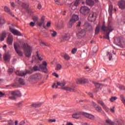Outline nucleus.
Listing matches in <instances>:
<instances>
[{"label": "nucleus", "instance_id": "obj_24", "mask_svg": "<svg viewBox=\"0 0 125 125\" xmlns=\"http://www.w3.org/2000/svg\"><path fill=\"white\" fill-rule=\"evenodd\" d=\"M5 38H6V32H5V31H3L0 36V41L2 42V41L4 40Z\"/></svg>", "mask_w": 125, "mask_h": 125}, {"label": "nucleus", "instance_id": "obj_10", "mask_svg": "<svg viewBox=\"0 0 125 125\" xmlns=\"http://www.w3.org/2000/svg\"><path fill=\"white\" fill-rule=\"evenodd\" d=\"M42 77V75L41 73H38L34 74L33 76H31L29 77V81H37V80H40L41 78Z\"/></svg>", "mask_w": 125, "mask_h": 125}, {"label": "nucleus", "instance_id": "obj_4", "mask_svg": "<svg viewBox=\"0 0 125 125\" xmlns=\"http://www.w3.org/2000/svg\"><path fill=\"white\" fill-rule=\"evenodd\" d=\"M78 20H79V16L77 15H73L67 24V27L68 28H72L73 25H74Z\"/></svg>", "mask_w": 125, "mask_h": 125}, {"label": "nucleus", "instance_id": "obj_47", "mask_svg": "<svg viewBox=\"0 0 125 125\" xmlns=\"http://www.w3.org/2000/svg\"><path fill=\"white\" fill-rule=\"evenodd\" d=\"M22 7L23 8H27L28 7V5L25 3H22Z\"/></svg>", "mask_w": 125, "mask_h": 125}, {"label": "nucleus", "instance_id": "obj_14", "mask_svg": "<svg viewBox=\"0 0 125 125\" xmlns=\"http://www.w3.org/2000/svg\"><path fill=\"white\" fill-rule=\"evenodd\" d=\"M9 29L10 32H11V33H12V34H13L14 35H16V36H21V33H20L19 31L15 29H13L11 27H10Z\"/></svg>", "mask_w": 125, "mask_h": 125}, {"label": "nucleus", "instance_id": "obj_55", "mask_svg": "<svg viewBox=\"0 0 125 125\" xmlns=\"http://www.w3.org/2000/svg\"><path fill=\"white\" fill-rule=\"evenodd\" d=\"M92 104L93 105L94 108H96V107L98 106L97 105L96 103H94V102H92Z\"/></svg>", "mask_w": 125, "mask_h": 125}, {"label": "nucleus", "instance_id": "obj_38", "mask_svg": "<svg viewBox=\"0 0 125 125\" xmlns=\"http://www.w3.org/2000/svg\"><path fill=\"white\" fill-rule=\"evenodd\" d=\"M99 31H100V28H99V26H97L95 30V35H97V34H98V33H99Z\"/></svg>", "mask_w": 125, "mask_h": 125}, {"label": "nucleus", "instance_id": "obj_51", "mask_svg": "<svg viewBox=\"0 0 125 125\" xmlns=\"http://www.w3.org/2000/svg\"><path fill=\"white\" fill-rule=\"evenodd\" d=\"M37 56L38 59H39L40 60H42V57H40V56L39 55V53H37Z\"/></svg>", "mask_w": 125, "mask_h": 125}, {"label": "nucleus", "instance_id": "obj_33", "mask_svg": "<svg viewBox=\"0 0 125 125\" xmlns=\"http://www.w3.org/2000/svg\"><path fill=\"white\" fill-rule=\"evenodd\" d=\"M19 82L20 83V84H25V82L22 78H20L19 79Z\"/></svg>", "mask_w": 125, "mask_h": 125}, {"label": "nucleus", "instance_id": "obj_22", "mask_svg": "<svg viewBox=\"0 0 125 125\" xmlns=\"http://www.w3.org/2000/svg\"><path fill=\"white\" fill-rule=\"evenodd\" d=\"M62 89H64V90H66V91H74V87H70L69 86H64L62 87Z\"/></svg>", "mask_w": 125, "mask_h": 125}, {"label": "nucleus", "instance_id": "obj_25", "mask_svg": "<svg viewBox=\"0 0 125 125\" xmlns=\"http://www.w3.org/2000/svg\"><path fill=\"white\" fill-rule=\"evenodd\" d=\"M86 3L89 6H93L94 5V1L92 0H86Z\"/></svg>", "mask_w": 125, "mask_h": 125}, {"label": "nucleus", "instance_id": "obj_42", "mask_svg": "<svg viewBox=\"0 0 125 125\" xmlns=\"http://www.w3.org/2000/svg\"><path fill=\"white\" fill-rule=\"evenodd\" d=\"M110 100L111 102H114V101H115V100H117V97H112L111 99H110Z\"/></svg>", "mask_w": 125, "mask_h": 125}, {"label": "nucleus", "instance_id": "obj_44", "mask_svg": "<svg viewBox=\"0 0 125 125\" xmlns=\"http://www.w3.org/2000/svg\"><path fill=\"white\" fill-rule=\"evenodd\" d=\"M44 24V21H40L38 22V25L41 27V26H42V25H43Z\"/></svg>", "mask_w": 125, "mask_h": 125}, {"label": "nucleus", "instance_id": "obj_5", "mask_svg": "<svg viewBox=\"0 0 125 125\" xmlns=\"http://www.w3.org/2000/svg\"><path fill=\"white\" fill-rule=\"evenodd\" d=\"M22 47L23 48V51L25 53V56L27 57H30L32 54V48L30 46H26L25 44H23Z\"/></svg>", "mask_w": 125, "mask_h": 125}, {"label": "nucleus", "instance_id": "obj_35", "mask_svg": "<svg viewBox=\"0 0 125 125\" xmlns=\"http://www.w3.org/2000/svg\"><path fill=\"white\" fill-rule=\"evenodd\" d=\"M98 50V46H96L93 48V51L94 53H96Z\"/></svg>", "mask_w": 125, "mask_h": 125}, {"label": "nucleus", "instance_id": "obj_43", "mask_svg": "<svg viewBox=\"0 0 125 125\" xmlns=\"http://www.w3.org/2000/svg\"><path fill=\"white\" fill-rule=\"evenodd\" d=\"M38 19H39V17H38V16H35L33 17V20L34 21H38Z\"/></svg>", "mask_w": 125, "mask_h": 125}, {"label": "nucleus", "instance_id": "obj_13", "mask_svg": "<svg viewBox=\"0 0 125 125\" xmlns=\"http://www.w3.org/2000/svg\"><path fill=\"white\" fill-rule=\"evenodd\" d=\"M95 19H96V17L94 15V13L91 12L88 17V20L90 22H94L95 21Z\"/></svg>", "mask_w": 125, "mask_h": 125}, {"label": "nucleus", "instance_id": "obj_19", "mask_svg": "<svg viewBox=\"0 0 125 125\" xmlns=\"http://www.w3.org/2000/svg\"><path fill=\"white\" fill-rule=\"evenodd\" d=\"M87 83V80L86 79L80 78L78 79L77 81V83Z\"/></svg>", "mask_w": 125, "mask_h": 125}, {"label": "nucleus", "instance_id": "obj_45", "mask_svg": "<svg viewBox=\"0 0 125 125\" xmlns=\"http://www.w3.org/2000/svg\"><path fill=\"white\" fill-rule=\"evenodd\" d=\"M5 23V21L4 20H0V25H3V24H4Z\"/></svg>", "mask_w": 125, "mask_h": 125}, {"label": "nucleus", "instance_id": "obj_40", "mask_svg": "<svg viewBox=\"0 0 125 125\" xmlns=\"http://www.w3.org/2000/svg\"><path fill=\"white\" fill-rule=\"evenodd\" d=\"M65 84L64 83L57 82V85H60V86H64Z\"/></svg>", "mask_w": 125, "mask_h": 125}, {"label": "nucleus", "instance_id": "obj_62", "mask_svg": "<svg viewBox=\"0 0 125 125\" xmlns=\"http://www.w3.org/2000/svg\"><path fill=\"white\" fill-rule=\"evenodd\" d=\"M51 25V23H50V22L49 21L47 23L46 26L47 27H50Z\"/></svg>", "mask_w": 125, "mask_h": 125}, {"label": "nucleus", "instance_id": "obj_61", "mask_svg": "<svg viewBox=\"0 0 125 125\" xmlns=\"http://www.w3.org/2000/svg\"><path fill=\"white\" fill-rule=\"evenodd\" d=\"M81 24H82V21H79L77 25V27H80V26H81Z\"/></svg>", "mask_w": 125, "mask_h": 125}, {"label": "nucleus", "instance_id": "obj_48", "mask_svg": "<svg viewBox=\"0 0 125 125\" xmlns=\"http://www.w3.org/2000/svg\"><path fill=\"white\" fill-rule=\"evenodd\" d=\"M72 53L75 54L76 52H77V48H74L72 51H71Z\"/></svg>", "mask_w": 125, "mask_h": 125}, {"label": "nucleus", "instance_id": "obj_53", "mask_svg": "<svg viewBox=\"0 0 125 125\" xmlns=\"http://www.w3.org/2000/svg\"><path fill=\"white\" fill-rule=\"evenodd\" d=\"M53 76H54L56 78H58L59 77V75H58L56 73H53Z\"/></svg>", "mask_w": 125, "mask_h": 125}, {"label": "nucleus", "instance_id": "obj_30", "mask_svg": "<svg viewBox=\"0 0 125 125\" xmlns=\"http://www.w3.org/2000/svg\"><path fill=\"white\" fill-rule=\"evenodd\" d=\"M93 83L95 84L97 88H99L102 86V84L97 83L96 82H93Z\"/></svg>", "mask_w": 125, "mask_h": 125}, {"label": "nucleus", "instance_id": "obj_37", "mask_svg": "<svg viewBox=\"0 0 125 125\" xmlns=\"http://www.w3.org/2000/svg\"><path fill=\"white\" fill-rule=\"evenodd\" d=\"M70 7L71 8V9L72 10H75V9H76V8H77V7H76L75 5H74V4H73V3H72L70 5Z\"/></svg>", "mask_w": 125, "mask_h": 125}, {"label": "nucleus", "instance_id": "obj_7", "mask_svg": "<svg viewBox=\"0 0 125 125\" xmlns=\"http://www.w3.org/2000/svg\"><path fill=\"white\" fill-rule=\"evenodd\" d=\"M84 27L86 32L91 33V32L93 31V27H92V26L87 22H85Z\"/></svg>", "mask_w": 125, "mask_h": 125}, {"label": "nucleus", "instance_id": "obj_2", "mask_svg": "<svg viewBox=\"0 0 125 125\" xmlns=\"http://www.w3.org/2000/svg\"><path fill=\"white\" fill-rule=\"evenodd\" d=\"M40 69H39V67L38 66L35 65L32 69H29L28 70L25 71H19L18 70L16 71V75L18 76H20V77H25V75L27 74H32L33 71H39Z\"/></svg>", "mask_w": 125, "mask_h": 125}, {"label": "nucleus", "instance_id": "obj_36", "mask_svg": "<svg viewBox=\"0 0 125 125\" xmlns=\"http://www.w3.org/2000/svg\"><path fill=\"white\" fill-rule=\"evenodd\" d=\"M95 109L98 112H102V108L99 106L96 107Z\"/></svg>", "mask_w": 125, "mask_h": 125}, {"label": "nucleus", "instance_id": "obj_1", "mask_svg": "<svg viewBox=\"0 0 125 125\" xmlns=\"http://www.w3.org/2000/svg\"><path fill=\"white\" fill-rule=\"evenodd\" d=\"M114 29V26L112 25V23L110 19H109L107 22V26H105V25L104 24L102 27V30L106 33L104 36V38L106 39V40H110V37H109L110 33L113 32Z\"/></svg>", "mask_w": 125, "mask_h": 125}, {"label": "nucleus", "instance_id": "obj_26", "mask_svg": "<svg viewBox=\"0 0 125 125\" xmlns=\"http://www.w3.org/2000/svg\"><path fill=\"white\" fill-rule=\"evenodd\" d=\"M10 56L8 54H5L4 56V60L5 62H9Z\"/></svg>", "mask_w": 125, "mask_h": 125}, {"label": "nucleus", "instance_id": "obj_57", "mask_svg": "<svg viewBox=\"0 0 125 125\" xmlns=\"http://www.w3.org/2000/svg\"><path fill=\"white\" fill-rule=\"evenodd\" d=\"M52 87V88H54V87H56V88H57L58 86L56 85V84L55 83H54L53 84Z\"/></svg>", "mask_w": 125, "mask_h": 125}, {"label": "nucleus", "instance_id": "obj_28", "mask_svg": "<svg viewBox=\"0 0 125 125\" xmlns=\"http://www.w3.org/2000/svg\"><path fill=\"white\" fill-rule=\"evenodd\" d=\"M112 11H113V5H110L108 9V13L110 16H112Z\"/></svg>", "mask_w": 125, "mask_h": 125}, {"label": "nucleus", "instance_id": "obj_8", "mask_svg": "<svg viewBox=\"0 0 125 125\" xmlns=\"http://www.w3.org/2000/svg\"><path fill=\"white\" fill-rule=\"evenodd\" d=\"M14 47L15 49L16 52L18 54V55H19V56H22L23 55V53L19 50V49L20 48V46L19 45V44L18 43L14 42Z\"/></svg>", "mask_w": 125, "mask_h": 125}, {"label": "nucleus", "instance_id": "obj_34", "mask_svg": "<svg viewBox=\"0 0 125 125\" xmlns=\"http://www.w3.org/2000/svg\"><path fill=\"white\" fill-rule=\"evenodd\" d=\"M106 55L107 56H108V57H109V60L111 61L112 59V58L113 57L112 56V54H111L110 53L107 52L106 53Z\"/></svg>", "mask_w": 125, "mask_h": 125}, {"label": "nucleus", "instance_id": "obj_20", "mask_svg": "<svg viewBox=\"0 0 125 125\" xmlns=\"http://www.w3.org/2000/svg\"><path fill=\"white\" fill-rule=\"evenodd\" d=\"M61 56L65 60H69L70 59V56L66 53H61Z\"/></svg>", "mask_w": 125, "mask_h": 125}, {"label": "nucleus", "instance_id": "obj_49", "mask_svg": "<svg viewBox=\"0 0 125 125\" xmlns=\"http://www.w3.org/2000/svg\"><path fill=\"white\" fill-rule=\"evenodd\" d=\"M8 125H14V123L13 122L12 120H10V122H8Z\"/></svg>", "mask_w": 125, "mask_h": 125}, {"label": "nucleus", "instance_id": "obj_6", "mask_svg": "<svg viewBox=\"0 0 125 125\" xmlns=\"http://www.w3.org/2000/svg\"><path fill=\"white\" fill-rule=\"evenodd\" d=\"M47 62L45 61H43L42 64L39 65V68L42 70L44 73H47Z\"/></svg>", "mask_w": 125, "mask_h": 125}, {"label": "nucleus", "instance_id": "obj_15", "mask_svg": "<svg viewBox=\"0 0 125 125\" xmlns=\"http://www.w3.org/2000/svg\"><path fill=\"white\" fill-rule=\"evenodd\" d=\"M118 6L121 9H125V1L121 0L118 2Z\"/></svg>", "mask_w": 125, "mask_h": 125}, {"label": "nucleus", "instance_id": "obj_50", "mask_svg": "<svg viewBox=\"0 0 125 125\" xmlns=\"http://www.w3.org/2000/svg\"><path fill=\"white\" fill-rule=\"evenodd\" d=\"M41 45H43V46H48L47 44H45L43 42H41Z\"/></svg>", "mask_w": 125, "mask_h": 125}, {"label": "nucleus", "instance_id": "obj_46", "mask_svg": "<svg viewBox=\"0 0 125 125\" xmlns=\"http://www.w3.org/2000/svg\"><path fill=\"white\" fill-rule=\"evenodd\" d=\"M49 123H55L56 122V120L55 119H50L48 120Z\"/></svg>", "mask_w": 125, "mask_h": 125}, {"label": "nucleus", "instance_id": "obj_18", "mask_svg": "<svg viewBox=\"0 0 125 125\" xmlns=\"http://www.w3.org/2000/svg\"><path fill=\"white\" fill-rule=\"evenodd\" d=\"M8 44L11 45L12 44V42H13V36L11 35H9L8 36L7 41Z\"/></svg>", "mask_w": 125, "mask_h": 125}, {"label": "nucleus", "instance_id": "obj_39", "mask_svg": "<svg viewBox=\"0 0 125 125\" xmlns=\"http://www.w3.org/2000/svg\"><path fill=\"white\" fill-rule=\"evenodd\" d=\"M42 105V103H38L37 104H34L32 105L33 107H40V106Z\"/></svg>", "mask_w": 125, "mask_h": 125}, {"label": "nucleus", "instance_id": "obj_31", "mask_svg": "<svg viewBox=\"0 0 125 125\" xmlns=\"http://www.w3.org/2000/svg\"><path fill=\"white\" fill-rule=\"evenodd\" d=\"M82 0H76V1L73 3V4L76 7H77L80 3V1H81Z\"/></svg>", "mask_w": 125, "mask_h": 125}, {"label": "nucleus", "instance_id": "obj_32", "mask_svg": "<svg viewBox=\"0 0 125 125\" xmlns=\"http://www.w3.org/2000/svg\"><path fill=\"white\" fill-rule=\"evenodd\" d=\"M51 35L52 37H56V35H57V33L55 31H51Z\"/></svg>", "mask_w": 125, "mask_h": 125}, {"label": "nucleus", "instance_id": "obj_59", "mask_svg": "<svg viewBox=\"0 0 125 125\" xmlns=\"http://www.w3.org/2000/svg\"><path fill=\"white\" fill-rule=\"evenodd\" d=\"M30 25L31 27H34V26H35V23L33 22L32 21H31L30 23Z\"/></svg>", "mask_w": 125, "mask_h": 125}, {"label": "nucleus", "instance_id": "obj_17", "mask_svg": "<svg viewBox=\"0 0 125 125\" xmlns=\"http://www.w3.org/2000/svg\"><path fill=\"white\" fill-rule=\"evenodd\" d=\"M82 115H83V112H78L72 114V118L74 119H79V118H81V116H82Z\"/></svg>", "mask_w": 125, "mask_h": 125}, {"label": "nucleus", "instance_id": "obj_54", "mask_svg": "<svg viewBox=\"0 0 125 125\" xmlns=\"http://www.w3.org/2000/svg\"><path fill=\"white\" fill-rule=\"evenodd\" d=\"M115 107H113L112 108H110V111L111 113H115Z\"/></svg>", "mask_w": 125, "mask_h": 125}, {"label": "nucleus", "instance_id": "obj_3", "mask_svg": "<svg viewBox=\"0 0 125 125\" xmlns=\"http://www.w3.org/2000/svg\"><path fill=\"white\" fill-rule=\"evenodd\" d=\"M8 95L10 100H15L16 99V96H21V93H20V91H13L9 92Z\"/></svg>", "mask_w": 125, "mask_h": 125}, {"label": "nucleus", "instance_id": "obj_21", "mask_svg": "<svg viewBox=\"0 0 125 125\" xmlns=\"http://www.w3.org/2000/svg\"><path fill=\"white\" fill-rule=\"evenodd\" d=\"M4 10L5 11V12H7L9 14H10L11 16H13V17H14V15L12 14L11 11H10V9L7 7V6H5L4 7Z\"/></svg>", "mask_w": 125, "mask_h": 125}, {"label": "nucleus", "instance_id": "obj_9", "mask_svg": "<svg viewBox=\"0 0 125 125\" xmlns=\"http://www.w3.org/2000/svg\"><path fill=\"white\" fill-rule=\"evenodd\" d=\"M90 11V9L85 6H82L80 10V12L83 15H86Z\"/></svg>", "mask_w": 125, "mask_h": 125}, {"label": "nucleus", "instance_id": "obj_23", "mask_svg": "<svg viewBox=\"0 0 125 125\" xmlns=\"http://www.w3.org/2000/svg\"><path fill=\"white\" fill-rule=\"evenodd\" d=\"M69 40H70V36H69V35L68 34L63 36L62 37V42H65V41H69Z\"/></svg>", "mask_w": 125, "mask_h": 125}, {"label": "nucleus", "instance_id": "obj_63", "mask_svg": "<svg viewBox=\"0 0 125 125\" xmlns=\"http://www.w3.org/2000/svg\"><path fill=\"white\" fill-rule=\"evenodd\" d=\"M89 96L91 97L92 98L93 97V95L91 93H88Z\"/></svg>", "mask_w": 125, "mask_h": 125}, {"label": "nucleus", "instance_id": "obj_64", "mask_svg": "<svg viewBox=\"0 0 125 125\" xmlns=\"http://www.w3.org/2000/svg\"><path fill=\"white\" fill-rule=\"evenodd\" d=\"M122 21L123 22V23H125V17H124L122 19Z\"/></svg>", "mask_w": 125, "mask_h": 125}, {"label": "nucleus", "instance_id": "obj_52", "mask_svg": "<svg viewBox=\"0 0 125 125\" xmlns=\"http://www.w3.org/2000/svg\"><path fill=\"white\" fill-rule=\"evenodd\" d=\"M25 125V121H21L19 125Z\"/></svg>", "mask_w": 125, "mask_h": 125}, {"label": "nucleus", "instance_id": "obj_16", "mask_svg": "<svg viewBox=\"0 0 125 125\" xmlns=\"http://www.w3.org/2000/svg\"><path fill=\"white\" fill-rule=\"evenodd\" d=\"M83 116H84V117H86V118L90 119V120H94V116L92 114H88L85 112H83Z\"/></svg>", "mask_w": 125, "mask_h": 125}, {"label": "nucleus", "instance_id": "obj_56", "mask_svg": "<svg viewBox=\"0 0 125 125\" xmlns=\"http://www.w3.org/2000/svg\"><path fill=\"white\" fill-rule=\"evenodd\" d=\"M13 72V68H9L8 72L11 73Z\"/></svg>", "mask_w": 125, "mask_h": 125}, {"label": "nucleus", "instance_id": "obj_60", "mask_svg": "<svg viewBox=\"0 0 125 125\" xmlns=\"http://www.w3.org/2000/svg\"><path fill=\"white\" fill-rule=\"evenodd\" d=\"M37 60V59L36 58V57L33 56L32 57V62H36Z\"/></svg>", "mask_w": 125, "mask_h": 125}, {"label": "nucleus", "instance_id": "obj_11", "mask_svg": "<svg viewBox=\"0 0 125 125\" xmlns=\"http://www.w3.org/2000/svg\"><path fill=\"white\" fill-rule=\"evenodd\" d=\"M77 36L79 39H81V38H83L84 36H85V31L83 29H80L78 30L77 33Z\"/></svg>", "mask_w": 125, "mask_h": 125}, {"label": "nucleus", "instance_id": "obj_41", "mask_svg": "<svg viewBox=\"0 0 125 125\" xmlns=\"http://www.w3.org/2000/svg\"><path fill=\"white\" fill-rule=\"evenodd\" d=\"M120 97H121V101L123 102V103H125V99L124 98V96L123 95H121L120 96Z\"/></svg>", "mask_w": 125, "mask_h": 125}, {"label": "nucleus", "instance_id": "obj_27", "mask_svg": "<svg viewBox=\"0 0 125 125\" xmlns=\"http://www.w3.org/2000/svg\"><path fill=\"white\" fill-rule=\"evenodd\" d=\"M105 123L107 125H115V123H114L113 122H112V121H111V120H110V119L106 120L105 121Z\"/></svg>", "mask_w": 125, "mask_h": 125}, {"label": "nucleus", "instance_id": "obj_58", "mask_svg": "<svg viewBox=\"0 0 125 125\" xmlns=\"http://www.w3.org/2000/svg\"><path fill=\"white\" fill-rule=\"evenodd\" d=\"M3 96H4V93L0 92V97H3Z\"/></svg>", "mask_w": 125, "mask_h": 125}, {"label": "nucleus", "instance_id": "obj_29", "mask_svg": "<svg viewBox=\"0 0 125 125\" xmlns=\"http://www.w3.org/2000/svg\"><path fill=\"white\" fill-rule=\"evenodd\" d=\"M62 68V65H61V64H58L56 66L55 70H56V71H59L61 70Z\"/></svg>", "mask_w": 125, "mask_h": 125}, {"label": "nucleus", "instance_id": "obj_12", "mask_svg": "<svg viewBox=\"0 0 125 125\" xmlns=\"http://www.w3.org/2000/svg\"><path fill=\"white\" fill-rule=\"evenodd\" d=\"M97 103L98 104H100V105L103 107L104 110L105 112H109V108L107 107V106H106V104H105L104 103V102H103V101L101 100H98Z\"/></svg>", "mask_w": 125, "mask_h": 125}]
</instances>
